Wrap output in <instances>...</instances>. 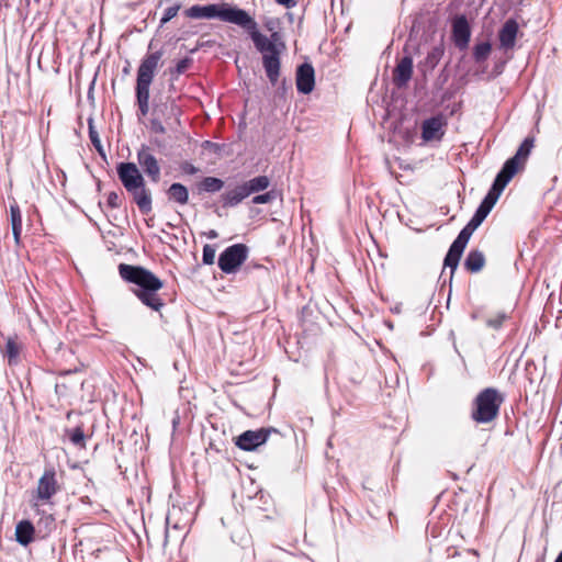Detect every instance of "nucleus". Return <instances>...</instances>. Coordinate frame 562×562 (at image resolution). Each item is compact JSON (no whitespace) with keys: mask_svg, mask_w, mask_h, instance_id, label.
I'll list each match as a JSON object with an SVG mask.
<instances>
[{"mask_svg":"<svg viewBox=\"0 0 562 562\" xmlns=\"http://www.w3.org/2000/svg\"><path fill=\"white\" fill-rule=\"evenodd\" d=\"M503 396L492 387L479 393L474 401L472 418L479 424H486L495 419L503 403Z\"/></svg>","mask_w":562,"mask_h":562,"instance_id":"nucleus-6","label":"nucleus"},{"mask_svg":"<svg viewBox=\"0 0 562 562\" xmlns=\"http://www.w3.org/2000/svg\"><path fill=\"white\" fill-rule=\"evenodd\" d=\"M502 323H503V317H499L496 319H488V322H487L488 326L494 327V328L499 327L502 325Z\"/></svg>","mask_w":562,"mask_h":562,"instance_id":"nucleus-41","label":"nucleus"},{"mask_svg":"<svg viewBox=\"0 0 562 562\" xmlns=\"http://www.w3.org/2000/svg\"><path fill=\"white\" fill-rule=\"evenodd\" d=\"M276 2L288 9L293 8L296 4L295 0H276Z\"/></svg>","mask_w":562,"mask_h":562,"instance_id":"nucleus-40","label":"nucleus"},{"mask_svg":"<svg viewBox=\"0 0 562 562\" xmlns=\"http://www.w3.org/2000/svg\"><path fill=\"white\" fill-rule=\"evenodd\" d=\"M126 191L133 196L134 202L143 214H148L151 211V194L146 188V183L138 186L136 189Z\"/></svg>","mask_w":562,"mask_h":562,"instance_id":"nucleus-18","label":"nucleus"},{"mask_svg":"<svg viewBox=\"0 0 562 562\" xmlns=\"http://www.w3.org/2000/svg\"><path fill=\"white\" fill-rule=\"evenodd\" d=\"M269 184L270 180L267 176H258L244 183L248 195L266 190Z\"/></svg>","mask_w":562,"mask_h":562,"instance_id":"nucleus-24","label":"nucleus"},{"mask_svg":"<svg viewBox=\"0 0 562 562\" xmlns=\"http://www.w3.org/2000/svg\"><path fill=\"white\" fill-rule=\"evenodd\" d=\"M479 226L480 225L470 220L469 223L461 229L454 241L451 244L443 261L445 268L451 269V274H453L458 268L460 258L469 243V239Z\"/></svg>","mask_w":562,"mask_h":562,"instance_id":"nucleus-7","label":"nucleus"},{"mask_svg":"<svg viewBox=\"0 0 562 562\" xmlns=\"http://www.w3.org/2000/svg\"><path fill=\"white\" fill-rule=\"evenodd\" d=\"M485 265L484 254L477 249L471 250L465 260L464 268L470 272H479Z\"/></svg>","mask_w":562,"mask_h":562,"instance_id":"nucleus-22","label":"nucleus"},{"mask_svg":"<svg viewBox=\"0 0 562 562\" xmlns=\"http://www.w3.org/2000/svg\"><path fill=\"white\" fill-rule=\"evenodd\" d=\"M518 33V24L515 20H508L498 32L499 47L507 52L514 48Z\"/></svg>","mask_w":562,"mask_h":562,"instance_id":"nucleus-17","label":"nucleus"},{"mask_svg":"<svg viewBox=\"0 0 562 562\" xmlns=\"http://www.w3.org/2000/svg\"><path fill=\"white\" fill-rule=\"evenodd\" d=\"M45 521L47 524H53V518L50 516H48V517L45 518Z\"/></svg>","mask_w":562,"mask_h":562,"instance_id":"nucleus-47","label":"nucleus"},{"mask_svg":"<svg viewBox=\"0 0 562 562\" xmlns=\"http://www.w3.org/2000/svg\"><path fill=\"white\" fill-rule=\"evenodd\" d=\"M515 268L517 271L525 269L522 249H519V258L515 261Z\"/></svg>","mask_w":562,"mask_h":562,"instance_id":"nucleus-38","label":"nucleus"},{"mask_svg":"<svg viewBox=\"0 0 562 562\" xmlns=\"http://www.w3.org/2000/svg\"><path fill=\"white\" fill-rule=\"evenodd\" d=\"M446 122L441 115L425 120L422 124V138L424 142H440L445 135Z\"/></svg>","mask_w":562,"mask_h":562,"instance_id":"nucleus-12","label":"nucleus"},{"mask_svg":"<svg viewBox=\"0 0 562 562\" xmlns=\"http://www.w3.org/2000/svg\"><path fill=\"white\" fill-rule=\"evenodd\" d=\"M296 89L300 93L308 94L315 87V71L311 64L304 63L296 69Z\"/></svg>","mask_w":562,"mask_h":562,"instance_id":"nucleus-15","label":"nucleus"},{"mask_svg":"<svg viewBox=\"0 0 562 562\" xmlns=\"http://www.w3.org/2000/svg\"><path fill=\"white\" fill-rule=\"evenodd\" d=\"M181 170L183 173L190 175V176L199 172V168H196L194 165H192L191 162H188V161H186L181 165Z\"/></svg>","mask_w":562,"mask_h":562,"instance_id":"nucleus-35","label":"nucleus"},{"mask_svg":"<svg viewBox=\"0 0 562 562\" xmlns=\"http://www.w3.org/2000/svg\"><path fill=\"white\" fill-rule=\"evenodd\" d=\"M224 181L215 177H205L200 183L199 189L201 191L214 193L222 190Z\"/></svg>","mask_w":562,"mask_h":562,"instance_id":"nucleus-26","label":"nucleus"},{"mask_svg":"<svg viewBox=\"0 0 562 562\" xmlns=\"http://www.w3.org/2000/svg\"><path fill=\"white\" fill-rule=\"evenodd\" d=\"M533 147V138L529 136V153L531 151Z\"/></svg>","mask_w":562,"mask_h":562,"instance_id":"nucleus-44","label":"nucleus"},{"mask_svg":"<svg viewBox=\"0 0 562 562\" xmlns=\"http://www.w3.org/2000/svg\"><path fill=\"white\" fill-rule=\"evenodd\" d=\"M119 271L123 280L137 285L134 294L143 304L154 311H159L164 306V302L158 295V291L162 289L164 283L151 271L139 266L126 263H121Z\"/></svg>","mask_w":562,"mask_h":562,"instance_id":"nucleus-3","label":"nucleus"},{"mask_svg":"<svg viewBox=\"0 0 562 562\" xmlns=\"http://www.w3.org/2000/svg\"><path fill=\"white\" fill-rule=\"evenodd\" d=\"M554 562H562V551L558 554Z\"/></svg>","mask_w":562,"mask_h":562,"instance_id":"nucleus-45","label":"nucleus"},{"mask_svg":"<svg viewBox=\"0 0 562 562\" xmlns=\"http://www.w3.org/2000/svg\"><path fill=\"white\" fill-rule=\"evenodd\" d=\"M471 29L464 15H458L452 21V40L454 45L464 50L469 46Z\"/></svg>","mask_w":562,"mask_h":562,"instance_id":"nucleus-13","label":"nucleus"},{"mask_svg":"<svg viewBox=\"0 0 562 562\" xmlns=\"http://www.w3.org/2000/svg\"><path fill=\"white\" fill-rule=\"evenodd\" d=\"M162 52L157 50L147 54L140 61L137 69L136 79V99L142 116H146L149 111V88L155 77Z\"/></svg>","mask_w":562,"mask_h":562,"instance_id":"nucleus-4","label":"nucleus"},{"mask_svg":"<svg viewBox=\"0 0 562 562\" xmlns=\"http://www.w3.org/2000/svg\"><path fill=\"white\" fill-rule=\"evenodd\" d=\"M171 111L177 114L179 112V109L176 105H171Z\"/></svg>","mask_w":562,"mask_h":562,"instance_id":"nucleus-46","label":"nucleus"},{"mask_svg":"<svg viewBox=\"0 0 562 562\" xmlns=\"http://www.w3.org/2000/svg\"><path fill=\"white\" fill-rule=\"evenodd\" d=\"M249 248L245 244H235L227 247L218 257V267L226 273H235L247 260Z\"/></svg>","mask_w":562,"mask_h":562,"instance_id":"nucleus-8","label":"nucleus"},{"mask_svg":"<svg viewBox=\"0 0 562 562\" xmlns=\"http://www.w3.org/2000/svg\"><path fill=\"white\" fill-rule=\"evenodd\" d=\"M536 562H541V561H536Z\"/></svg>","mask_w":562,"mask_h":562,"instance_id":"nucleus-48","label":"nucleus"},{"mask_svg":"<svg viewBox=\"0 0 562 562\" xmlns=\"http://www.w3.org/2000/svg\"><path fill=\"white\" fill-rule=\"evenodd\" d=\"M274 198H276L274 192L269 191V192L254 196L252 203L254 204H266V203H270L271 201H273Z\"/></svg>","mask_w":562,"mask_h":562,"instance_id":"nucleus-33","label":"nucleus"},{"mask_svg":"<svg viewBox=\"0 0 562 562\" xmlns=\"http://www.w3.org/2000/svg\"><path fill=\"white\" fill-rule=\"evenodd\" d=\"M413 75V58L403 57L393 70V82L396 87L403 88L411 80Z\"/></svg>","mask_w":562,"mask_h":562,"instance_id":"nucleus-16","label":"nucleus"},{"mask_svg":"<svg viewBox=\"0 0 562 562\" xmlns=\"http://www.w3.org/2000/svg\"><path fill=\"white\" fill-rule=\"evenodd\" d=\"M270 41H272L273 43L278 44L279 45V48H281V50L284 48V44L281 41V37H280V34L278 32H272L270 38Z\"/></svg>","mask_w":562,"mask_h":562,"instance_id":"nucleus-39","label":"nucleus"},{"mask_svg":"<svg viewBox=\"0 0 562 562\" xmlns=\"http://www.w3.org/2000/svg\"><path fill=\"white\" fill-rule=\"evenodd\" d=\"M492 50V45L488 42L479 43L473 48V57L476 63L485 61Z\"/></svg>","mask_w":562,"mask_h":562,"instance_id":"nucleus-27","label":"nucleus"},{"mask_svg":"<svg viewBox=\"0 0 562 562\" xmlns=\"http://www.w3.org/2000/svg\"><path fill=\"white\" fill-rule=\"evenodd\" d=\"M34 526L29 520L20 521L15 527L16 541L22 546H27L33 541Z\"/></svg>","mask_w":562,"mask_h":562,"instance_id":"nucleus-19","label":"nucleus"},{"mask_svg":"<svg viewBox=\"0 0 562 562\" xmlns=\"http://www.w3.org/2000/svg\"><path fill=\"white\" fill-rule=\"evenodd\" d=\"M69 439L75 446L85 447V434L81 427H76L69 432Z\"/></svg>","mask_w":562,"mask_h":562,"instance_id":"nucleus-30","label":"nucleus"},{"mask_svg":"<svg viewBox=\"0 0 562 562\" xmlns=\"http://www.w3.org/2000/svg\"><path fill=\"white\" fill-rule=\"evenodd\" d=\"M169 201L184 205L189 201V191L186 186L181 183H172L167 190Z\"/></svg>","mask_w":562,"mask_h":562,"instance_id":"nucleus-20","label":"nucleus"},{"mask_svg":"<svg viewBox=\"0 0 562 562\" xmlns=\"http://www.w3.org/2000/svg\"><path fill=\"white\" fill-rule=\"evenodd\" d=\"M108 205L112 209L119 207L120 196L116 192H110L106 198Z\"/></svg>","mask_w":562,"mask_h":562,"instance_id":"nucleus-34","label":"nucleus"},{"mask_svg":"<svg viewBox=\"0 0 562 562\" xmlns=\"http://www.w3.org/2000/svg\"><path fill=\"white\" fill-rule=\"evenodd\" d=\"M236 25L249 34L256 49L262 54V64L268 79L276 85L280 75L281 48L259 32L257 22L246 10H243Z\"/></svg>","mask_w":562,"mask_h":562,"instance_id":"nucleus-1","label":"nucleus"},{"mask_svg":"<svg viewBox=\"0 0 562 562\" xmlns=\"http://www.w3.org/2000/svg\"><path fill=\"white\" fill-rule=\"evenodd\" d=\"M536 562H541V561H536Z\"/></svg>","mask_w":562,"mask_h":562,"instance_id":"nucleus-49","label":"nucleus"},{"mask_svg":"<svg viewBox=\"0 0 562 562\" xmlns=\"http://www.w3.org/2000/svg\"><path fill=\"white\" fill-rule=\"evenodd\" d=\"M247 196H249V195H248V192L243 183L241 186H238L235 189L227 191L222 195L223 205L224 206H236Z\"/></svg>","mask_w":562,"mask_h":562,"instance_id":"nucleus-21","label":"nucleus"},{"mask_svg":"<svg viewBox=\"0 0 562 562\" xmlns=\"http://www.w3.org/2000/svg\"><path fill=\"white\" fill-rule=\"evenodd\" d=\"M189 64H190V59H188V58H184V59L179 60V61L177 63V65H176V71H177L178 74H182V72H184V71L188 69Z\"/></svg>","mask_w":562,"mask_h":562,"instance_id":"nucleus-37","label":"nucleus"},{"mask_svg":"<svg viewBox=\"0 0 562 562\" xmlns=\"http://www.w3.org/2000/svg\"><path fill=\"white\" fill-rule=\"evenodd\" d=\"M202 261L204 265H213L215 261V248L209 244L203 247Z\"/></svg>","mask_w":562,"mask_h":562,"instance_id":"nucleus-32","label":"nucleus"},{"mask_svg":"<svg viewBox=\"0 0 562 562\" xmlns=\"http://www.w3.org/2000/svg\"><path fill=\"white\" fill-rule=\"evenodd\" d=\"M527 157V138H525L514 157L508 159L502 170L497 173L491 189L487 194L476 209L474 215L472 216V221L477 225H481L482 222L486 218L493 206L496 204L498 198L502 192L508 184V182L513 179V177L517 173V171L522 167L521 160Z\"/></svg>","mask_w":562,"mask_h":562,"instance_id":"nucleus-2","label":"nucleus"},{"mask_svg":"<svg viewBox=\"0 0 562 562\" xmlns=\"http://www.w3.org/2000/svg\"><path fill=\"white\" fill-rule=\"evenodd\" d=\"M10 218L12 225V233L15 240V244H20L21 233H22V215L21 210L16 203L10 205Z\"/></svg>","mask_w":562,"mask_h":562,"instance_id":"nucleus-23","label":"nucleus"},{"mask_svg":"<svg viewBox=\"0 0 562 562\" xmlns=\"http://www.w3.org/2000/svg\"><path fill=\"white\" fill-rule=\"evenodd\" d=\"M268 436L269 430L263 428L258 430H247L237 438L236 446L243 450L251 451L263 445L267 441Z\"/></svg>","mask_w":562,"mask_h":562,"instance_id":"nucleus-14","label":"nucleus"},{"mask_svg":"<svg viewBox=\"0 0 562 562\" xmlns=\"http://www.w3.org/2000/svg\"><path fill=\"white\" fill-rule=\"evenodd\" d=\"M244 9L237 5L223 2L206 5H192L186 11V15L190 19H217L222 22L236 25Z\"/></svg>","mask_w":562,"mask_h":562,"instance_id":"nucleus-5","label":"nucleus"},{"mask_svg":"<svg viewBox=\"0 0 562 562\" xmlns=\"http://www.w3.org/2000/svg\"><path fill=\"white\" fill-rule=\"evenodd\" d=\"M207 237H209L210 239H214V238H216V237H217V232H216V231H214V229H211V231L207 233Z\"/></svg>","mask_w":562,"mask_h":562,"instance_id":"nucleus-43","label":"nucleus"},{"mask_svg":"<svg viewBox=\"0 0 562 562\" xmlns=\"http://www.w3.org/2000/svg\"><path fill=\"white\" fill-rule=\"evenodd\" d=\"M4 352H5V356L9 359V363L10 364L13 363V362H16L20 349H19V346H18V344L15 342V340L13 338H9L7 340Z\"/></svg>","mask_w":562,"mask_h":562,"instance_id":"nucleus-29","label":"nucleus"},{"mask_svg":"<svg viewBox=\"0 0 562 562\" xmlns=\"http://www.w3.org/2000/svg\"><path fill=\"white\" fill-rule=\"evenodd\" d=\"M88 127H89V138H90L92 145L94 146V148L101 156H104L103 147H102L99 134L94 128L92 119L88 120Z\"/></svg>","mask_w":562,"mask_h":562,"instance_id":"nucleus-28","label":"nucleus"},{"mask_svg":"<svg viewBox=\"0 0 562 562\" xmlns=\"http://www.w3.org/2000/svg\"><path fill=\"white\" fill-rule=\"evenodd\" d=\"M276 25H277V22L274 20H269L266 22L265 26L267 27V30L271 31V32H274V29H276Z\"/></svg>","mask_w":562,"mask_h":562,"instance_id":"nucleus-42","label":"nucleus"},{"mask_svg":"<svg viewBox=\"0 0 562 562\" xmlns=\"http://www.w3.org/2000/svg\"><path fill=\"white\" fill-rule=\"evenodd\" d=\"M60 490L59 482L57 480V473L54 468L45 469L43 475L40 477L35 491V499L48 504L54 495Z\"/></svg>","mask_w":562,"mask_h":562,"instance_id":"nucleus-9","label":"nucleus"},{"mask_svg":"<svg viewBox=\"0 0 562 562\" xmlns=\"http://www.w3.org/2000/svg\"><path fill=\"white\" fill-rule=\"evenodd\" d=\"M180 8H181L180 3H176V4L165 9L164 14L160 19V25H164L167 22H169L171 19H173L178 14Z\"/></svg>","mask_w":562,"mask_h":562,"instance_id":"nucleus-31","label":"nucleus"},{"mask_svg":"<svg viewBox=\"0 0 562 562\" xmlns=\"http://www.w3.org/2000/svg\"><path fill=\"white\" fill-rule=\"evenodd\" d=\"M150 127H151V131L155 133H158V134L166 133V128L159 120H156V119L151 120Z\"/></svg>","mask_w":562,"mask_h":562,"instance_id":"nucleus-36","label":"nucleus"},{"mask_svg":"<svg viewBox=\"0 0 562 562\" xmlns=\"http://www.w3.org/2000/svg\"><path fill=\"white\" fill-rule=\"evenodd\" d=\"M137 161L142 167L146 176L153 181L158 182L160 180V165L153 154L151 149L147 145H142L137 150Z\"/></svg>","mask_w":562,"mask_h":562,"instance_id":"nucleus-10","label":"nucleus"},{"mask_svg":"<svg viewBox=\"0 0 562 562\" xmlns=\"http://www.w3.org/2000/svg\"><path fill=\"white\" fill-rule=\"evenodd\" d=\"M116 171L119 179L126 190L136 189L145 183L144 177L134 162H121L117 165Z\"/></svg>","mask_w":562,"mask_h":562,"instance_id":"nucleus-11","label":"nucleus"},{"mask_svg":"<svg viewBox=\"0 0 562 562\" xmlns=\"http://www.w3.org/2000/svg\"><path fill=\"white\" fill-rule=\"evenodd\" d=\"M443 55V48L442 46H435L431 48L430 52H428L425 60L422 64V67L425 70H432L440 61L441 57Z\"/></svg>","mask_w":562,"mask_h":562,"instance_id":"nucleus-25","label":"nucleus"}]
</instances>
